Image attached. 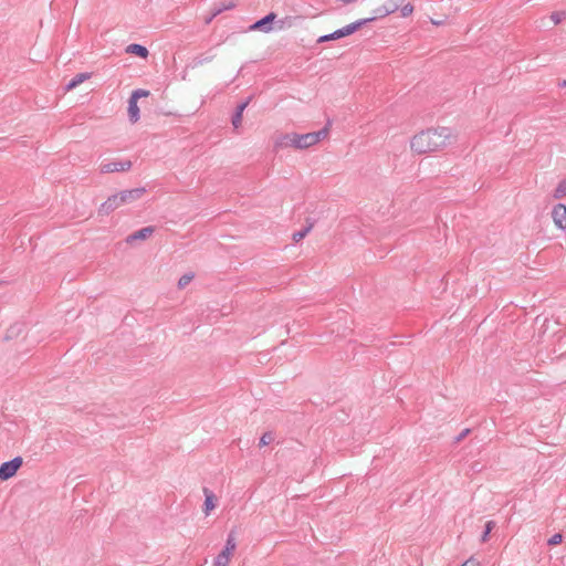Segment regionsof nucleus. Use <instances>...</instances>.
I'll use <instances>...</instances> for the list:
<instances>
[{
    "mask_svg": "<svg viewBox=\"0 0 566 566\" xmlns=\"http://www.w3.org/2000/svg\"><path fill=\"white\" fill-rule=\"evenodd\" d=\"M457 139L453 129L447 126H433L421 129L409 139V149L415 156L437 153Z\"/></svg>",
    "mask_w": 566,
    "mask_h": 566,
    "instance_id": "obj_1",
    "label": "nucleus"
},
{
    "mask_svg": "<svg viewBox=\"0 0 566 566\" xmlns=\"http://www.w3.org/2000/svg\"><path fill=\"white\" fill-rule=\"evenodd\" d=\"M400 10V15L402 18L409 17L413 12V6L409 2L405 3V0H386L382 4L378 6L374 9L373 15L365 19H359L352 23H348L342 28L333 30L325 35H352L356 32L361 25L371 22L377 19L385 18L390 13Z\"/></svg>",
    "mask_w": 566,
    "mask_h": 566,
    "instance_id": "obj_2",
    "label": "nucleus"
},
{
    "mask_svg": "<svg viewBox=\"0 0 566 566\" xmlns=\"http://www.w3.org/2000/svg\"><path fill=\"white\" fill-rule=\"evenodd\" d=\"M146 190L144 188H135L130 190H124L108 197L99 207V214L107 216L112 211L118 209L125 203L135 201L144 196Z\"/></svg>",
    "mask_w": 566,
    "mask_h": 566,
    "instance_id": "obj_3",
    "label": "nucleus"
},
{
    "mask_svg": "<svg viewBox=\"0 0 566 566\" xmlns=\"http://www.w3.org/2000/svg\"><path fill=\"white\" fill-rule=\"evenodd\" d=\"M329 136V126L323 127L318 132H312L306 134H298V150L308 149L322 140L327 139Z\"/></svg>",
    "mask_w": 566,
    "mask_h": 566,
    "instance_id": "obj_4",
    "label": "nucleus"
},
{
    "mask_svg": "<svg viewBox=\"0 0 566 566\" xmlns=\"http://www.w3.org/2000/svg\"><path fill=\"white\" fill-rule=\"evenodd\" d=\"M237 548L235 537L230 534L224 548L216 556L211 566H228Z\"/></svg>",
    "mask_w": 566,
    "mask_h": 566,
    "instance_id": "obj_5",
    "label": "nucleus"
},
{
    "mask_svg": "<svg viewBox=\"0 0 566 566\" xmlns=\"http://www.w3.org/2000/svg\"><path fill=\"white\" fill-rule=\"evenodd\" d=\"M147 96H149V91L146 90H136L132 93L128 105V116L132 123H136L139 119L138 98Z\"/></svg>",
    "mask_w": 566,
    "mask_h": 566,
    "instance_id": "obj_6",
    "label": "nucleus"
},
{
    "mask_svg": "<svg viewBox=\"0 0 566 566\" xmlns=\"http://www.w3.org/2000/svg\"><path fill=\"white\" fill-rule=\"evenodd\" d=\"M23 463L22 458L17 457L11 461L4 462L0 465V480L7 481L14 476L18 470L21 468Z\"/></svg>",
    "mask_w": 566,
    "mask_h": 566,
    "instance_id": "obj_7",
    "label": "nucleus"
},
{
    "mask_svg": "<svg viewBox=\"0 0 566 566\" xmlns=\"http://www.w3.org/2000/svg\"><path fill=\"white\" fill-rule=\"evenodd\" d=\"M277 15L274 12H270L264 18L255 21L249 27V31H260L263 33H270L273 31L274 21Z\"/></svg>",
    "mask_w": 566,
    "mask_h": 566,
    "instance_id": "obj_8",
    "label": "nucleus"
},
{
    "mask_svg": "<svg viewBox=\"0 0 566 566\" xmlns=\"http://www.w3.org/2000/svg\"><path fill=\"white\" fill-rule=\"evenodd\" d=\"M302 22L300 17L286 15L282 19H275L273 31L276 32H285L292 31L296 29V27Z\"/></svg>",
    "mask_w": 566,
    "mask_h": 566,
    "instance_id": "obj_9",
    "label": "nucleus"
},
{
    "mask_svg": "<svg viewBox=\"0 0 566 566\" xmlns=\"http://www.w3.org/2000/svg\"><path fill=\"white\" fill-rule=\"evenodd\" d=\"M551 217L554 226L559 230L566 229V206L563 203H557L553 207L551 211Z\"/></svg>",
    "mask_w": 566,
    "mask_h": 566,
    "instance_id": "obj_10",
    "label": "nucleus"
},
{
    "mask_svg": "<svg viewBox=\"0 0 566 566\" xmlns=\"http://www.w3.org/2000/svg\"><path fill=\"white\" fill-rule=\"evenodd\" d=\"M298 134L289 133L279 136L275 140V147L279 149L293 148L298 150Z\"/></svg>",
    "mask_w": 566,
    "mask_h": 566,
    "instance_id": "obj_11",
    "label": "nucleus"
},
{
    "mask_svg": "<svg viewBox=\"0 0 566 566\" xmlns=\"http://www.w3.org/2000/svg\"><path fill=\"white\" fill-rule=\"evenodd\" d=\"M130 168V161H109L101 165V171L104 174L115 172V171H126Z\"/></svg>",
    "mask_w": 566,
    "mask_h": 566,
    "instance_id": "obj_12",
    "label": "nucleus"
},
{
    "mask_svg": "<svg viewBox=\"0 0 566 566\" xmlns=\"http://www.w3.org/2000/svg\"><path fill=\"white\" fill-rule=\"evenodd\" d=\"M233 8H235V2L233 0L222 1L212 8L211 14L205 19V22L210 23L217 15Z\"/></svg>",
    "mask_w": 566,
    "mask_h": 566,
    "instance_id": "obj_13",
    "label": "nucleus"
},
{
    "mask_svg": "<svg viewBox=\"0 0 566 566\" xmlns=\"http://www.w3.org/2000/svg\"><path fill=\"white\" fill-rule=\"evenodd\" d=\"M203 493H205L203 512L206 515H209L210 512L216 509L217 497L212 493V491H210L209 489H203Z\"/></svg>",
    "mask_w": 566,
    "mask_h": 566,
    "instance_id": "obj_14",
    "label": "nucleus"
},
{
    "mask_svg": "<svg viewBox=\"0 0 566 566\" xmlns=\"http://www.w3.org/2000/svg\"><path fill=\"white\" fill-rule=\"evenodd\" d=\"M92 77V73H78L76 74L66 85V91L76 88L82 83L88 81Z\"/></svg>",
    "mask_w": 566,
    "mask_h": 566,
    "instance_id": "obj_15",
    "label": "nucleus"
},
{
    "mask_svg": "<svg viewBox=\"0 0 566 566\" xmlns=\"http://www.w3.org/2000/svg\"><path fill=\"white\" fill-rule=\"evenodd\" d=\"M126 52L128 54H134V55H137L139 57H143V59H146L147 55H148V50L143 46V45H139V44H130L126 48Z\"/></svg>",
    "mask_w": 566,
    "mask_h": 566,
    "instance_id": "obj_16",
    "label": "nucleus"
},
{
    "mask_svg": "<svg viewBox=\"0 0 566 566\" xmlns=\"http://www.w3.org/2000/svg\"><path fill=\"white\" fill-rule=\"evenodd\" d=\"M247 107V103H243L238 106V111L232 119V125L234 128H239L242 124L243 111Z\"/></svg>",
    "mask_w": 566,
    "mask_h": 566,
    "instance_id": "obj_17",
    "label": "nucleus"
},
{
    "mask_svg": "<svg viewBox=\"0 0 566 566\" xmlns=\"http://www.w3.org/2000/svg\"><path fill=\"white\" fill-rule=\"evenodd\" d=\"M555 199H564L566 198V179L560 181L558 186L554 190Z\"/></svg>",
    "mask_w": 566,
    "mask_h": 566,
    "instance_id": "obj_18",
    "label": "nucleus"
},
{
    "mask_svg": "<svg viewBox=\"0 0 566 566\" xmlns=\"http://www.w3.org/2000/svg\"><path fill=\"white\" fill-rule=\"evenodd\" d=\"M195 275L192 273L184 274L178 281V287L180 290L185 289L192 280Z\"/></svg>",
    "mask_w": 566,
    "mask_h": 566,
    "instance_id": "obj_19",
    "label": "nucleus"
},
{
    "mask_svg": "<svg viewBox=\"0 0 566 566\" xmlns=\"http://www.w3.org/2000/svg\"><path fill=\"white\" fill-rule=\"evenodd\" d=\"M274 440L273 434L270 432H265L260 438V447H265L270 444Z\"/></svg>",
    "mask_w": 566,
    "mask_h": 566,
    "instance_id": "obj_20",
    "label": "nucleus"
},
{
    "mask_svg": "<svg viewBox=\"0 0 566 566\" xmlns=\"http://www.w3.org/2000/svg\"><path fill=\"white\" fill-rule=\"evenodd\" d=\"M429 20L430 23L436 27H443L449 22V19L446 15L441 17L440 19L430 18Z\"/></svg>",
    "mask_w": 566,
    "mask_h": 566,
    "instance_id": "obj_21",
    "label": "nucleus"
},
{
    "mask_svg": "<svg viewBox=\"0 0 566 566\" xmlns=\"http://www.w3.org/2000/svg\"><path fill=\"white\" fill-rule=\"evenodd\" d=\"M308 232H310V228L302 230V231H297V232L293 233L292 239L294 242H300L302 239H304L307 235Z\"/></svg>",
    "mask_w": 566,
    "mask_h": 566,
    "instance_id": "obj_22",
    "label": "nucleus"
},
{
    "mask_svg": "<svg viewBox=\"0 0 566 566\" xmlns=\"http://www.w3.org/2000/svg\"><path fill=\"white\" fill-rule=\"evenodd\" d=\"M494 522L493 521H489L486 524H485V532L484 534L482 535V538L481 541L484 543L488 541L489 538V534L491 533V531L493 530L494 527Z\"/></svg>",
    "mask_w": 566,
    "mask_h": 566,
    "instance_id": "obj_23",
    "label": "nucleus"
},
{
    "mask_svg": "<svg viewBox=\"0 0 566 566\" xmlns=\"http://www.w3.org/2000/svg\"><path fill=\"white\" fill-rule=\"evenodd\" d=\"M565 12H554L551 14V20L554 24H558L564 18H565Z\"/></svg>",
    "mask_w": 566,
    "mask_h": 566,
    "instance_id": "obj_24",
    "label": "nucleus"
},
{
    "mask_svg": "<svg viewBox=\"0 0 566 566\" xmlns=\"http://www.w3.org/2000/svg\"><path fill=\"white\" fill-rule=\"evenodd\" d=\"M563 541V535L557 533V534H554L549 539H548V545L551 546H554V545H558L560 544Z\"/></svg>",
    "mask_w": 566,
    "mask_h": 566,
    "instance_id": "obj_25",
    "label": "nucleus"
},
{
    "mask_svg": "<svg viewBox=\"0 0 566 566\" xmlns=\"http://www.w3.org/2000/svg\"><path fill=\"white\" fill-rule=\"evenodd\" d=\"M151 232L150 229H143L137 234L136 238L144 239Z\"/></svg>",
    "mask_w": 566,
    "mask_h": 566,
    "instance_id": "obj_26",
    "label": "nucleus"
},
{
    "mask_svg": "<svg viewBox=\"0 0 566 566\" xmlns=\"http://www.w3.org/2000/svg\"><path fill=\"white\" fill-rule=\"evenodd\" d=\"M461 566H479V563L475 559L470 558L464 564H462Z\"/></svg>",
    "mask_w": 566,
    "mask_h": 566,
    "instance_id": "obj_27",
    "label": "nucleus"
},
{
    "mask_svg": "<svg viewBox=\"0 0 566 566\" xmlns=\"http://www.w3.org/2000/svg\"><path fill=\"white\" fill-rule=\"evenodd\" d=\"M331 39H332V38H327V36L319 38L318 42L326 41V40H331Z\"/></svg>",
    "mask_w": 566,
    "mask_h": 566,
    "instance_id": "obj_28",
    "label": "nucleus"
},
{
    "mask_svg": "<svg viewBox=\"0 0 566 566\" xmlns=\"http://www.w3.org/2000/svg\"><path fill=\"white\" fill-rule=\"evenodd\" d=\"M559 86H560V87L566 86V81H565V80H564V81H562V82L559 83Z\"/></svg>",
    "mask_w": 566,
    "mask_h": 566,
    "instance_id": "obj_29",
    "label": "nucleus"
}]
</instances>
